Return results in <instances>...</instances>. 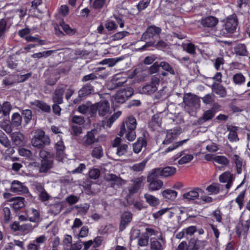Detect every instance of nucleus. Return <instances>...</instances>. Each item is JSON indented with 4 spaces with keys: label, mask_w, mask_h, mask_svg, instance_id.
<instances>
[{
    "label": "nucleus",
    "mask_w": 250,
    "mask_h": 250,
    "mask_svg": "<svg viewBox=\"0 0 250 250\" xmlns=\"http://www.w3.org/2000/svg\"><path fill=\"white\" fill-rule=\"evenodd\" d=\"M137 125L136 119L129 116L125 121L126 130H135Z\"/></svg>",
    "instance_id": "nucleus-40"
},
{
    "label": "nucleus",
    "mask_w": 250,
    "mask_h": 250,
    "mask_svg": "<svg viewBox=\"0 0 250 250\" xmlns=\"http://www.w3.org/2000/svg\"><path fill=\"white\" fill-rule=\"evenodd\" d=\"M234 51L236 55L240 56H247L248 51L245 44L239 43L234 47Z\"/></svg>",
    "instance_id": "nucleus-30"
},
{
    "label": "nucleus",
    "mask_w": 250,
    "mask_h": 250,
    "mask_svg": "<svg viewBox=\"0 0 250 250\" xmlns=\"http://www.w3.org/2000/svg\"><path fill=\"white\" fill-rule=\"evenodd\" d=\"M133 94V89L130 87L120 89L114 96V102L118 104H123Z\"/></svg>",
    "instance_id": "nucleus-3"
},
{
    "label": "nucleus",
    "mask_w": 250,
    "mask_h": 250,
    "mask_svg": "<svg viewBox=\"0 0 250 250\" xmlns=\"http://www.w3.org/2000/svg\"><path fill=\"white\" fill-rule=\"evenodd\" d=\"M0 143L6 147H8L10 146V142L7 137L3 133L0 134Z\"/></svg>",
    "instance_id": "nucleus-61"
},
{
    "label": "nucleus",
    "mask_w": 250,
    "mask_h": 250,
    "mask_svg": "<svg viewBox=\"0 0 250 250\" xmlns=\"http://www.w3.org/2000/svg\"><path fill=\"white\" fill-rule=\"evenodd\" d=\"M159 66L162 67L164 70L169 72L170 74L172 75H175V72L174 69L168 62H161L159 64Z\"/></svg>",
    "instance_id": "nucleus-49"
},
{
    "label": "nucleus",
    "mask_w": 250,
    "mask_h": 250,
    "mask_svg": "<svg viewBox=\"0 0 250 250\" xmlns=\"http://www.w3.org/2000/svg\"><path fill=\"white\" fill-rule=\"evenodd\" d=\"M181 132L182 130L180 127H176L172 129L167 130L166 131V136L165 140L163 141L162 145H167L170 144L177 138Z\"/></svg>",
    "instance_id": "nucleus-5"
},
{
    "label": "nucleus",
    "mask_w": 250,
    "mask_h": 250,
    "mask_svg": "<svg viewBox=\"0 0 250 250\" xmlns=\"http://www.w3.org/2000/svg\"><path fill=\"white\" fill-rule=\"evenodd\" d=\"M213 161L218 164L224 166L227 165L229 163V161L226 157L221 155L214 156Z\"/></svg>",
    "instance_id": "nucleus-54"
},
{
    "label": "nucleus",
    "mask_w": 250,
    "mask_h": 250,
    "mask_svg": "<svg viewBox=\"0 0 250 250\" xmlns=\"http://www.w3.org/2000/svg\"><path fill=\"white\" fill-rule=\"evenodd\" d=\"M207 242L205 240H194L189 243L188 250H198L203 249L206 245Z\"/></svg>",
    "instance_id": "nucleus-22"
},
{
    "label": "nucleus",
    "mask_w": 250,
    "mask_h": 250,
    "mask_svg": "<svg viewBox=\"0 0 250 250\" xmlns=\"http://www.w3.org/2000/svg\"><path fill=\"white\" fill-rule=\"evenodd\" d=\"M124 134H125V138L129 141H134L136 137L135 130H126L125 124L121 126L119 135L123 136Z\"/></svg>",
    "instance_id": "nucleus-18"
},
{
    "label": "nucleus",
    "mask_w": 250,
    "mask_h": 250,
    "mask_svg": "<svg viewBox=\"0 0 250 250\" xmlns=\"http://www.w3.org/2000/svg\"><path fill=\"white\" fill-rule=\"evenodd\" d=\"M158 87L151 83L144 86L142 88V93L145 94L151 95L157 90Z\"/></svg>",
    "instance_id": "nucleus-41"
},
{
    "label": "nucleus",
    "mask_w": 250,
    "mask_h": 250,
    "mask_svg": "<svg viewBox=\"0 0 250 250\" xmlns=\"http://www.w3.org/2000/svg\"><path fill=\"white\" fill-rule=\"evenodd\" d=\"M204 192L200 188H194L193 189L185 193L183 195L184 199L187 201L195 200L199 197L200 195Z\"/></svg>",
    "instance_id": "nucleus-13"
},
{
    "label": "nucleus",
    "mask_w": 250,
    "mask_h": 250,
    "mask_svg": "<svg viewBox=\"0 0 250 250\" xmlns=\"http://www.w3.org/2000/svg\"><path fill=\"white\" fill-rule=\"evenodd\" d=\"M21 114L23 116L25 124H28L32 119V112L30 109H26L22 110Z\"/></svg>",
    "instance_id": "nucleus-52"
},
{
    "label": "nucleus",
    "mask_w": 250,
    "mask_h": 250,
    "mask_svg": "<svg viewBox=\"0 0 250 250\" xmlns=\"http://www.w3.org/2000/svg\"><path fill=\"white\" fill-rule=\"evenodd\" d=\"M22 121V117L21 115L15 112L13 113L11 116V125L14 127H18L21 125Z\"/></svg>",
    "instance_id": "nucleus-38"
},
{
    "label": "nucleus",
    "mask_w": 250,
    "mask_h": 250,
    "mask_svg": "<svg viewBox=\"0 0 250 250\" xmlns=\"http://www.w3.org/2000/svg\"><path fill=\"white\" fill-rule=\"evenodd\" d=\"M128 146L126 144H122L117 147L116 154L118 156L125 155L127 152Z\"/></svg>",
    "instance_id": "nucleus-58"
},
{
    "label": "nucleus",
    "mask_w": 250,
    "mask_h": 250,
    "mask_svg": "<svg viewBox=\"0 0 250 250\" xmlns=\"http://www.w3.org/2000/svg\"><path fill=\"white\" fill-rule=\"evenodd\" d=\"M211 88L213 92L221 97L224 98L227 95L226 88L220 83H214L212 84Z\"/></svg>",
    "instance_id": "nucleus-23"
},
{
    "label": "nucleus",
    "mask_w": 250,
    "mask_h": 250,
    "mask_svg": "<svg viewBox=\"0 0 250 250\" xmlns=\"http://www.w3.org/2000/svg\"><path fill=\"white\" fill-rule=\"evenodd\" d=\"M66 87L63 84L57 87L52 95V100L54 103L62 104L63 103V95Z\"/></svg>",
    "instance_id": "nucleus-9"
},
{
    "label": "nucleus",
    "mask_w": 250,
    "mask_h": 250,
    "mask_svg": "<svg viewBox=\"0 0 250 250\" xmlns=\"http://www.w3.org/2000/svg\"><path fill=\"white\" fill-rule=\"evenodd\" d=\"M105 3V0H94L92 4V7L94 9H102Z\"/></svg>",
    "instance_id": "nucleus-60"
},
{
    "label": "nucleus",
    "mask_w": 250,
    "mask_h": 250,
    "mask_svg": "<svg viewBox=\"0 0 250 250\" xmlns=\"http://www.w3.org/2000/svg\"><path fill=\"white\" fill-rule=\"evenodd\" d=\"M17 83L16 75L10 74L6 77L2 81V84L5 85H12Z\"/></svg>",
    "instance_id": "nucleus-46"
},
{
    "label": "nucleus",
    "mask_w": 250,
    "mask_h": 250,
    "mask_svg": "<svg viewBox=\"0 0 250 250\" xmlns=\"http://www.w3.org/2000/svg\"><path fill=\"white\" fill-rule=\"evenodd\" d=\"M121 111H118L104 121V125L110 127L113 123L121 116Z\"/></svg>",
    "instance_id": "nucleus-35"
},
{
    "label": "nucleus",
    "mask_w": 250,
    "mask_h": 250,
    "mask_svg": "<svg viewBox=\"0 0 250 250\" xmlns=\"http://www.w3.org/2000/svg\"><path fill=\"white\" fill-rule=\"evenodd\" d=\"M246 194V190L241 191L235 199V202L238 204L240 210H241L244 206V200Z\"/></svg>",
    "instance_id": "nucleus-47"
},
{
    "label": "nucleus",
    "mask_w": 250,
    "mask_h": 250,
    "mask_svg": "<svg viewBox=\"0 0 250 250\" xmlns=\"http://www.w3.org/2000/svg\"><path fill=\"white\" fill-rule=\"evenodd\" d=\"M31 143L32 146L35 147L42 148L45 146L49 145L50 141L49 137L45 134L43 131L38 130L34 133Z\"/></svg>",
    "instance_id": "nucleus-2"
},
{
    "label": "nucleus",
    "mask_w": 250,
    "mask_h": 250,
    "mask_svg": "<svg viewBox=\"0 0 250 250\" xmlns=\"http://www.w3.org/2000/svg\"><path fill=\"white\" fill-rule=\"evenodd\" d=\"M222 22V25L220 29V35L226 37L236 31L238 23L237 16L235 14L228 16Z\"/></svg>",
    "instance_id": "nucleus-1"
},
{
    "label": "nucleus",
    "mask_w": 250,
    "mask_h": 250,
    "mask_svg": "<svg viewBox=\"0 0 250 250\" xmlns=\"http://www.w3.org/2000/svg\"><path fill=\"white\" fill-rule=\"evenodd\" d=\"M162 195L167 200H173L177 196V192L170 189H167L162 192Z\"/></svg>",
    "instance_id": "nucleus-37"
},
{
    "label": "nucleus",
    "mask_w": 250,
    "mask_h": 250,
    "mask_svg": "<svg viewBox=\"0 0 250 250\" xmlns=\"http://www.w3.org/2000/svg\"><path fill=\"white\" fill-rule=\"evenodd\" d=\"M160 176V168H154L147 177V180H159L158 178Z\"/></svg>",
    "instance_id": "nucleus-51"
},
{
    "label": "nucleus",
    "mask_w": 250,
    "mask_h": 250,
    "mask_svg": "<svg viewBox=\"0 0 250 250\" xmlns=\"http://www.w3.org/2000/svg\"><path fill=\"white\" fill-rule=\"evenodd\" d=\"M12 106L8 102H5L1 105L0 104V118L9 116Z\"/></svg>",
    "instance_id": "nucleus-31"
},
{
    "label": "nucleus",
    "mask_w": 250,
    "mask_h": 250,
    "mask_svg": "<svg viewBox=\"0 0 250 250\" xmlns=\"http://www.w3.org/2000/svg\"><path fill=\"white\" fill-rule=\"evenodd\" d=\"M30 103L31 105L38 108L43 112L49 113L51 111L50 106L44 101L35 100Z\"/></svg>",
    "instance_id": "nucleus-20"
},
{
    "label": "nucleus",
    "mask_w": 250,
    "mask_h": 250,
    "mask_svg": "<svg viewBox=\"0 0 250 250\" xmlns=\"http://www.w3.org/2000/svg\"><path fill=\"white\" fill-rule=\"evenodd\" d=\"M53 165V161L51 159H44L42 160L41 165L39 168L40 173L46 172L49 170Z\"/></svg>",
    "instance_id": "nucleus-29"
},
{
    "label": "nucleus",
    "mask_w": 250,
    "mask_h": 250,
    "mask_svg": "<svg viewBox=\"0 0 250 250\" xmlns=\"http://www.w3.org/2000/svg\"><path fill=\"white\" fill-rule=\"evenodd\" d=\"M250 227V220L243 222L239 227L240 233L247 235Z\"/></svg>",
    "instance_id": "nucleus-45"
},
{
    "label": "nucleus",
    "mask_w": 250,
    "mask_h": 250,
    "mask_svg": "<svg viewBox=\"0 0 250 250\" xmlns=\"http://www.w3.org/2000/svg\"><path fill=\"white\" fill-rule=\"evenodd\" d=\"M12 203L11 205L15 211H18L20 208H23L24 204V198L21 197H17L12 199Z\"/></svg>",
    "instance_id": "nucleus-28"
},
{
    "label": "nucleus",
    "mask_w": 250,
    "mask_h": 250,
    "mask_svg": "<svg viewBox=\"0 0 250 250\" xmlns=\"http://www.w3.org/2000/svg\"><path fill=\"white\" fill-rule=\"evenodd\" d=\"M60 26L63 30V31L69 36H72L76 32V29L75 28H71L69 25L66 24L64 22L60 23Z\"/></svg>",
    "instance_id": "nucleus-44"
},
{
    "label": "nucleus",
    "mask_w": 250,
    "mask_h": 250,
    "mask_svg": "<svg viewBox=\"0 0 250 250\" xmlns=\"http://www.w3.org/2000/svg\"><path fill=\"white\" fill-rule=\"evenodd\" d=\"M147 161L144 160L141 163H137L133 165L132 167V169L134 171H142L146 164Z\"/></svg>",
    "instance_id": "nucleus-57"
},
{
    "label": "nucleus",
    "mask_w": 250,
    "mask_h": 250,
    "mask_svg": "<svg viewBox=\"0 0 250 250\" xmlns=\"http://www.w3.org/2000/svg\"><path fill=\"white\" fill-rule=\"evenodd\" d=\"M147 145V142L145 138L140 137L138 139L137 141L133 145V151L135 153H139L140 152L143 147H146Z\"/></svg>",
    "instance_id": "nucleus-24"
},
{
    "label": "nucleus",
    "mask_w": 250,
    "mask_h": 250,
    "mask_svg": "<svg viewBox=\"0 0 250 250\" xmlns=\"http://www.w3.org/2000/svg\"><path fill=\"white\" fill-rule=\"evenodd\" d=\"M218 22L217 18L213 16H208L201 20V24L205 27L212 28Z\"/></svg>",
    "instance_id": "nucleus-19"
},
{
    "label": "nucleus",
    "mask_w": 250,
    "mask_h": 250,
    "mask_svg": "<svg viewBox=\"0 0 250 250\" xmlns=\"http://www.w3.org/2000/svg\"><path fill=\"white\" fill-rule=\"evenodd\" d=\"M98 111L100 116H105L109 111V104L106 101L97 103Z\"/></svg>",
    "instance_id": "nucleus-21"
},
{
    "label": "nucleus",
    "mask_w": 250,
    "mask_h": 250,
    "mask_svg": "<svg viewBox=\"0 0 250 250\" xmlns=\"http://www.w3.org/2000/svg\"><path fill=\"white\" fill-rule=\"evenodd\" d=\"M104 149L101 146L94 147L91 153V156L97 159H100L104 156Z\"/></svg>",
    "instance_id": "nucleus-36"
},
{
    "label": "nucleus",
    "mask_w": 250,
    "mask_h": 250,
    "mask_svg": "<svg viewBox=\"0 0 250 250\" xmlns=\"http://www.w3.org/2000/svg\"><path fill=\"white\" fill-rule=\"evenodd\" d=\"M93 91V87L90 83L84 84L78 91V96L73 101L74 104H78L82 99L90 94Z\"/></svg>",
    "instance_id": "nucleus-8"
},
{
    "label": "nucleus",
    "mask_w": 250,
    "mask_h": 250,
    "mask_svg": "<svg viewBox=\"0 0 250 250\" xmlns=\"http://www.w3.org/2000/svg\"><path fill=\"white\" fill-rule=\"evenodd\" d=\"M233 160L236 165L237 173L239 174H241L242 171V161L240 157L236 154L233 156Z\"/></svg>",
    "instance_id": "nucleus-43"
},
{
    "label": "nucleus",
    "mask_w": 250,
    "mask_h": 250,
    "mask_svg": "<svg viewBox=\"0 0 250 250\" xmlns=\"http://www.w3.org/2000/svg\"><path fill=\"white\" fill-rule=\"evenodd\" d=\"M148 240L147 235L143 233L138 240V245L140 247L146 246L148 244Z\"/></svg>",
    "instance_id": "nucleus-56"
},
{
    "label": "nucleus",
    "mask_w": 250,
    "mask_h": 250,
    "mask_svg": "<svg viewBox=\"0 0 250 250\" xmlns=\"http://www.w3.org/2000/svg\"><path fill=\"white\" fill-rule=\"evenodd\" d=\"M11 190L18 194L25 193L28 192V188L17 180H14L12 182Z\"/></svg>",
    "instance_id": "nucleus-15"
},
{
    "label": "nucleus",
    "mask_w": 250,
    "mask_h": 250,
    "mask_svg": "<svg viewBox=\"0 0 250 250\" xmlns=\"http://www.w3.org/2000/svg\"><path fill=\"white\" fill-rule=\"evenodd\" d=\"M239 127L236 126L229 125L227 127V130L229 132L228 139L231 143L237 142L239 141L238 136Z\"/></svg>",
    "instance_id": "nucleus-16"
},
{
    "label": "nucleus",
    "mask_w": 250,
    "mask_h": 250,
    "mask_svg": "<svg viewBox=\"0 0 250 250\" xmlns=\"http://www.w3.org/2000/svg\"><path fill=\"white\" fill-rule=\"evenodd\" d=\"M151 0H141L137 5L139 11L145 9L149 5Z\"/></svg>",
    "instance_id": "nucleus-63"
},
{
    "label": "nucleus",
    "mask_w": 250,
    "mask_h": 250,
    "mask_svg": "<svg viewBox=\"0 0 250 250\" xmlns=\"http://www.w3.org/2000/svg\"><path fill=\"white\" fill-rule=\"evenodd\" d=\"M183 102L187 106L190 107L196 108L199 106V100L197 97L190 93H188L184 95Z\"/></svg>",
    "instance_id": "nucleus-11"
},
{
    "label": "nucleus",
    "mask_w": 250,
    "mask_h": 250,
    "mask_svg": "<svg viewBox=\"0 0 250 250\" xmlns=\"http://www.w3.org/2000/svg\"><path fill=\"white\" fill-rule=\"evenodd\" d=\"M97 133V130L95 129L88 131L83 138V145L85 147H88L98 142V139L95 137Z\"/></svg>",
    "instance_id": "nucleus-6"
},
{
    "label": "nucleus",
    "mask_w": 250,
    "mask_h": 250,
    "mask_svg": "<svg viewBox=\"0 0 250 250\" xmlns=\"http://www.w3.org/2000/svg\"><path fill=\"white\" fill-rule=\"evenodd\" d=\"M215 114V110L213 108L208 110L204 112L203 118L205 121L211 120Z\"/></svg>",
    "instance_id": "nucleus-62"
},
{
    "label": "nucleus",
    "mask_w": 250,
    "mask_h": 250,
    "mask_svg": "<svg viewBox=\"0 0 250 250\" xmlns=\"http://www.w3.org/2000/svg\"><path fill=\"white\" fill-rule=\"evenodd\" d=\"M219 179L221 183H227L225 187L229 189L232 186L234 177L230 172L226 171L219 176Z\"/></svg>",
    "instance_id": "nucleus-12"
},
{
    "label": "nucleus",
    "mask_w": 250,
    "mask_h": 250,
    "mask_svg": "<svg viewBox=\"0 0 250 250\" xmlns=\"http://www.w3.org/2000/svg\"><path fill=\"white\" fill-rule=\"evenodd\" d=\"M145 179V178L144 176H141L135 178L134 180H132L133 184L128 189L129 193L133 194L138 192L140 188L142 187V183Z\"/></svg>",
    "instance_id": "nucleus-17"
},
{
    "label": "nucleus",
    "mask_w": 250,
    "mask_h": 250,
    "mask_svg": "<svg viewBox=\"0 0 250 250\" xmlns=\"http://www.w3.org/2000/svg\"><path fill=\"white\" fill-rule=\"evenodd\" d=\"M188 140V139H185L173 144L172 145L169 146L166 148L165 152L167 153L173 151L174 150L183 145L184 144L186 143Z\"/></svg>",
    "instance_id": "nucleus-42"
},
{
    "label": "nucleus",
    "mask_w": 250,
    "mask_h": 250,
    "mask_svg": "<svg viewBox=\"0 0 250 250\" xmlns=\"http://www.w3.org/2000/svg\"><path fill=\"white\" fill-rule=\"evenodd\" d=\"M129 35V33L128 31H123L114 34L112 36V38L113 41H118L123 39Z\"/></svg>",
    "instance_id": "nucleus-55"
},
{
    "label": "nucleus",
    "mask_w": 250,
    "mask_h": 250,
    "mask_svg": "<svg viewBox=\"0 0 250 250\" xmlns=\"http://www.w3.org/2000/svg\"><path fill=\"white\" fill-rule=\"evenodd\" d=\"M180 158L178 161L179 165H184L191 161L193 159L192 154L186 153V151L183 150L177 153L174 156V160Z\"/></svg>",
    "instance_id": "nucleus-14"
},
{
    "label": "nucleus",
    "mask_w": 250,
    "mask_h": 250,
    "mask_svg": "<svg viewBox=\"0 0 250 250\" xmlns=\"http://www.w3.org/2000/svg\"><path fill=\"white\" fill-rule=\"evenodd\" d=\"M166 239L162 236L161 232L157 237V239L151 241L150 242L151 250H164L166 247Z\"/></svg>",
    "instance_id": "nucleus-10"
},
{
    "label": "nucleus",
    "mask_w": 250,
    "mask_h": 250,
    "mask_svg": "<svg viewBox=\"0 0 250 250\" xmlns=\"http://www.w3.org/2000/svg\"><path fill=\"white\" fill-rule=\"evenodd\" d=\"M132 220V214L129 212H125L123 213L121 218L120 229L123 230Z\"/></svg>",
    "instance_id": "nucleus-27"
},
{
    "label": "nucleus",
    "mask_w": 250,
    "mask_h": 250,
    "mask_svg": "<svg viewBox=\"0 0 250 250\" xmlns=\"http://www.w3.org/2000/svg\"><path fill=\"white\" fill-rule=\"evenodd\" d=\"M146 231L144 233L145 235H147L148 238L151 236H157V237L160 235L158 230L154 229L153 228L147 227L146 228Z\"/></svg>",
    "instance_id": "nucleus-59"
},
{
    "label": "nucleus",
    "mask_w": 250,
    "mask_h": 250,
    "mask_svg": "<svg viewBox=\"0 0 250 250\" xmlns=\"http://www.w3.org/2000/svg\"><path fill=\"white\" fill-rule=\"evenodd\" d=\"M11 138L13 143L16 146H21L24 144V136L20 132L12 133L11 134Z\"/></svg>",
    "instance_id": "nucleus-25"
},
{
    "label": "nucleus",
    "mask_w": 250,
    "mask_h": 250,
    "mask_svg": "<svg viewBox=\"0 0 250 250\" xmlns=\"http://www.w3.org/2000/svg\"><path fill=\"white\" fill-rule=\"evenodd\" d=\"M206 189L210 194H216L219 192L220 185L217 183L212 184Z\"/></svg>",
    "instance_id": "nucleus-48"
},
{
    "label": "nucleus",
    "mask_w": 250,
    "mask_h": 250,
    "mask_svg": "<svg viewBox=\"0 0 250 250\" xmlns=\"http://www.w3.org/2000/svg\"><path fill=\"white\" fill-rule=\"evenodd\" d=\"M184 49L188 53L194 55L196 54V46L191 42L186 43L183 46Z\"/></svg>",
    "instance_id": "nucleus-53"
},
{
    "label": "nucleus",
    "mask_w": 250,
    "mask_h": 250,
    "mask_svg": "<svg viewBox=\"0 0 250 250\" xmlns=\"http://www.w3.org/2000/svg\"><path fill=\"white\" fill-rule=\"evenodd\" d=\"M160 176L167 177L174 174L176 171V168L174 167H166L163 168H160Z\"/></svg>",
    "instance_id": "nucleus-32"
},
{
    "label": "nucleus",
    "mask_w": 250,
    "mask_h": 250,
    "mask_svg": "<svg viewBox=\"0 0 250 250\" xmlns=\"http://www.w3.org/2000/svg\"><path fill=\"white\" fill-rule=\"evenodd\" d=\"M100 173L98 168H93L89 171V177L91 179H97L99 177Z\"/></svg>",
    "instance_id": "nucleus-64"
},
{
    "label": "nucleus",
    "mask_w": 250,
    "mask_h": 250,
    "mask_svg": "<svg viewBox=\"0 0 250 250\" xmlns=\"http://www.w3.org/2000/svg\"><path fill=\"white\" fill-rule=\"evenodd\" d=\"M161 29L160 27L155 25L149 26L146 31L143 34L140 39L141 41H145L147 40L153 38L154 37H158L161 32Z\"/></svg>",
    "instance_id": "nucleus-4"
},
{
    "label": "nucleus",
    "mask_w": 250,
    "mask_h": 250,
    "mask_svg": "<svg viewBox=\"0 0 250 250\" xmlns=\"http://www.w3.org/2000/svg\"><path fill=\"white\" fill-rule=\"evenodd\" d=\"M2 214L5 223H8L12 219V215L10 208L8 207H3Z\"/></svg>",
    "instance_id": "nucleus-50"
},
{
    "label": "nucleus",
    "mask_w": 250,
    "mask_h": 250,
    "mask_svg": "<svg viewBox=\"0 0 250 250\" xmlns=\"http://www.w3.org/2000/svg\"><path fill=\"white\" fill-rule=\"evenodd\" d=\"M232 81L235 84L241 85L245 83L246 79L242 73H238L233 76Z\"/></svg>",
    "instance_id": "nucleus-39"
},
{
    "label": "nucleus",
    "mask_w": 250,
    "mask_h": 250,
    "mask_svg": "<svg viewBox=\"0 0 250 250\" xmlns=\"http://www.w3.org/2000/svg\"><path fill=\"white\" fill-rule=\"evenodd\" d=\"M62 135H58L56 139L58 140L55 143V148L56 151V155L59 161L62 160L64 157V151L65 147L62 140Z\"/></svg>",
    "instance_id": "nucleus-7"
},
{
    "label": "nucleus",
    "mask_w": 250,
    "mask_h": 250,
    "mask_svg": "<svg viewBox=\"0 0 250 250\" xmlns=\"http://www.w3.org/2000/svg\"><path fill=\"white\" fill-rule=\"evenodd\" d=\"M29 220L33 223H38L40 221V214L38 210L32 208L28 211Z\"/></svg>",
    "instance_id": "nucleus-33"
},
{
    "label": "nucleus",
    "mask_w": 250,
    "mask_h": 250,
    "mask_svg": "<svg viewBox=\"0 0 250 250\" xmlns=\"http://www.w3.org/2000/svg\"><path fill=\"white\" fill-rule=\"evenodd\" d=\"M144 198L146 202L151 207H156L160 203L158 198L149 193H145Z\"/></svg>",
    "instance_id": "nucleus-34"
},
{
    "label": "nucleus",
    "mask_w": 250,
    "mask_h": 250,
    "mask_svg": "<svg viewBox=\"0 0 250 250\" xmlns=\"http://www.w3.org/2000/svg\"><path fill=\"white\" fill-rule=\"evenodd\" d=\"M149 183L148 188L151 191L158 190L163 186V182L161 180H147Z\"/></svg>",
    "instance_id": "nucleus-26"
}]
</instances>
